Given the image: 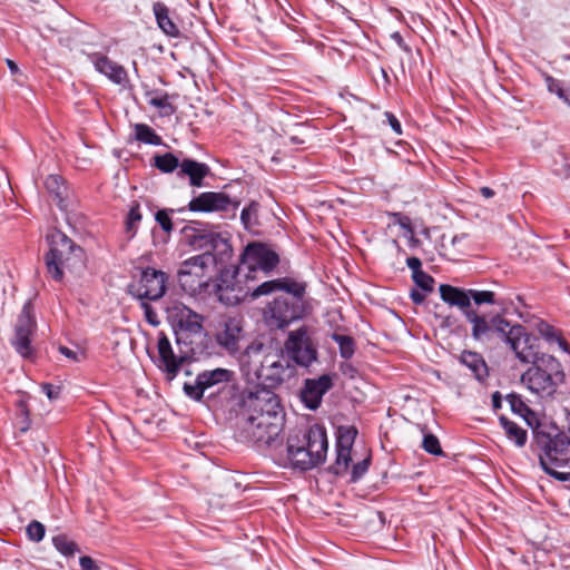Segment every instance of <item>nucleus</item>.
<instances>
[{
  "label": "nucleus",
  "instance_id": "f257e3e1",
  "mask_svg": "<svg viewBox=\"0 0 570 570\" xmlns=\"http://www.w3.org/2000/svg\"><path fill=\"white\" fill-rule=\"evenodd\" d=\"M284 414L277 396L267 389L249 392L244 399L238 420L239 436L257 448L281 443Z\"/></svg>",
  "mask_w": 570,
  "mask_h": 570
},
{
  "label": "nucleus",
  "instance_id": "f03ea898",
  "mask_svg": "<svg viewBox=\"0 0 570 570\" xmlns=\"http://www.w3.org/2000/svg\"><path fill=\"white\" fill-rule=\"evenodd\" d=\"M305 289L304 283L284 277L262 283L250 293L253 299L268 295L273 292L282 291L265 311V317L271 326L282 328L291 322L303 317L305 314Z\"/></svg>",
  "mask_w": 570,
  "mask_h": 570
},
{
  "label": "nucleus",
  "instance_id": "7ed1b4c3",
  "mask_svg": "<svg viewBox=\"0 0 570 570\" xmlns=\"http://www.w3.org/2000/svg\"><path fill=\"white\" fill-rule=\"evenodd\" d=\"M49 252L45 256L47 273L57 282L65 273L77 274L83 268V250L60 230L48 236Z\"/></svg>",
  "mask_w": 570,
  "mask_h": 570
},
{
  "label": "nucleus",
  "instance_id": "20e7f679",
  "mask_svg": "<svg viewBox=\"0 0 570 570\" xmlns=\"http://www.w3.org/2000/svg\"><path fill=\"white\" fill-rule=\"evenodd\" d=\"M535 443L540 450L539 461L546 473L557 480L570 481V436L566 433H557L554 436L549 433L535 432Z\"/></svg>",
  "mask_w": 570,
  "mask_h": 570
},
{
  "label": "nucleus",
  "instance_id": "39448f33",
  "mask_svg": "<svg viewBox=\"0 0 570 570\" xmlns=\"http://www.w3.org/2000/svg\"><path fill=\"white\" fill-rule=\"evenodd\" d=\"M185 237L195 250L202 252L200 255L213 258L214 265L217 267L225 269L232 262L233 247L227 234L187 227Z\"/></svg>",
  "mask_w": 570,
  "mask_h": 570
},
{
  "label": "nucleus",
  "instance_id": "423d86ee",
  "mask_svg": "<svg viewBox=\"0 0 570 570\" xmlns=\"http://www.w3.org/2000/svg\"><path fill=\"white\" fill-rule=\"evenodd\" d=\"M523 375L522 382L538 395H551L564 380L561 364L551 355H541Z\"/></svg>",
  "mask_w": 570,
  "mask_h": 570
},
{
  "label": "nucleus",
  "instance_id": "0eeeda50",
  "mask_svg": "<svg viewBox=\"0 0 570 570\" xmlns=\"http://www.w3.org/2000/svg\"><path fill=\"white\" fill-rule=\"evenodd\" d=\"M222 268L214 265L207 255H195L180 264L178 279L185 289L197 291L208 286L213 276Z\"/></svg>",
  "mask_w": 570,
  "mask_h": 570
},
{
  "label": "nucleus",
  "instance_id": "6e6552de",
  "mask_svg": "<svg viewBox=\"0 0 570 570\" xmlns=\"http://www.w3.org/2000/svg\"><path fill=\"white\" fill-rule=\"evenodd\" d=\"M279 264L278 254L267 245L253 242L249 243L240 255V269L246 268V278L254 279L255 273L262 272L268 275Z\"/></svg>",
  "mask_w": 570,
  "mask_h": 570
},
{
  "label": "nucleus",
  "instance_id": "1a4fd4ad",
  "mask_svg": "<svg viewBox=\"0 0 570 570\" xmlns=\"http://www.w3.org/2000/svg\"><path fill=\"white\" fill-rule=\"evenodd\" d=\"M168 277L163 271L153 267L139 269V276L127 286V292L132 297L142 301H158L167 289Z\"/></svg>",
  "mask_w": 570,
  "mask_h": 570
},
{
  "label": "nucleus",
  "instance_id": "9d476101",
  "mask_svg": "<svg viewBox=\"0 0 570 570\" xmlns=\"http://www.w3.org/2000/svg\"><path fill=\"white\" fill-rule=\"evenodd\" d=\"M295 370L289 361L279 352H268L259 360V365L254 370L256 377L267 387L279 385L285 379L291 377Z\"/></svg>",
  "mask_w": 570,
  "mask_h": 570
},
{
  "label": "nucleus",
  "instance_id": "9b49d317",
  "mask_svg": "<svg viewBox=\"0 0 570 570\" xmlns=\"http://www.w3.org/2000/svg\"><path fill=\"white\" fill-rule=\"evenodd\" d=\"M465 318L472 324V337L480 342H490L495 336L503 340L510 326V323L500 314L480 315L473 309L465 312Z\"/></svg>",
  "mask_w": 570,
  "mask_h": 570
},
{
  "label": "nucleus",
  "instance_id": "f8f14e48",
  "mask_svg": "<svg viewBox=\"0 0 570 570\" xmlns=\"http://www.w3.org/2000/svg\"><path fill=\"white\" fill-rule=\"evenodd\" d=\"M503 341L510 345L520 362L537 363L540 360L538 338L528 333L522 325H510Z\"/></svg>",
  "mask_w": 570,
  "mask_h": 570
},
{
  "label": "nucleus",
  "instance_id": "ddd939ff",
  "mask_svg": "<svg viewBox=\"0 0 570 570\" xmlns=\"http://www.w3.org/2000/svg\"><path fill=\"white\" fill-rule=\"evenodd\" d=\"M284 350L288 357L301 366H308L317 358V348L305 326L289 332Z\"/></svg>",
  "mask_w": 570,
  "mask_h": 570
},
{
  "label": "nucleus",
  "instance_id": "4468645a",
  "mask_svg": "<svg viewBox=\"0 0 570 570\" xmlns=\"http://www.w3.org/2000/svg\"><path fill=\"white\" fill-rule=\"evenodd\" d=\"M238 206V200L230 198L223 191H205L189 202L188 209L200 213L224 212L232 213L235 216Z\"/></svg>",
  "mask_w": 570,
  "mask_h": 570
},
{
  "label": "nucleus",
  "instance_id": "2eb2a0df",
  "mask_svg": "<svg viewBox=\"0 0 570 570\" xmlns=\"http://www.w3.org/2000/svg\"><path fill=\"white\" fill-rule=\"evenodd\" d=\"M240 268L235 271L233 274L225 269L219 271V279L216 284V295L218 299L226 305H236L240 303L249 292V288H245L240 285V282L237 279V276L240 273Z\"/></svg>",
  "mask_w": 570,
  "mask_h": 570
},
{
  "label": "nucleus",
  "instance_id": "dca6fc26",
  "mask_svg": "<svg viewBox=\"0 0 570 570\" xmlns=\"http://www.w3.org/2000/svg\"><path fill=\"white\" fill-rule=\"evenodd\" d=\"M31 308L32 306L30 302H27L23 305L14 327L16 335L12 340L16 351L23 357H29L33 352L30 337L35 332L36 322L31 314Z\"/></svg>",
  "mask_w": 570,
  "mask_h": 570
},
{
  "label": "nucleus",
  "instance_id": "f3484780",
  "mask_svg": "<svg viewBox=\"0 0 570 570\" xmlns=\"http://www.w3.org/2000/svg\"><path fill=\"white\" fill-rule=\"evenodd\" d=\"M357 430L353 426H340L337 431L336 442V460L331 466V471L335 475L346 473L352 460L351 452Z\"/></svg>",
  "mask_w": 570,
  "mask_h": 570
},
{
  "label": "nucleus",
  "instance_id": "a211bd4d",
  "mask_svg": "<svg viewBox=\"0 0 570 570\" xmlns=\"http://www.w3.org/2000/svg\"><path fill=\"white\" fill-rule=\"evenodd\" d=\"M168 318L181 331L199 334L203 330V316L181 303H174L167 308Z\"/></svg>",
  "mask_w": 570,
  "mask_h": 570
},
{
  "label": "nucleus",
  "instance_id": "6ab92c4d",
  "mask_svg": "<svg viewBox=\"0 0 570 570\" xmlns=\"http://www.w3.org/2000/svg\"><path fill=\"white\" fill-rule=\"evenodd\" d=\"M242 338V321L236 317L227 318L216 333V343L229 354H236L239 351Z\"/></svg>",
  "mask_w": 570,
  "mask_h": 570
},
{
  "label": "nucleus",
  "instance_id": "aec40b11",
  "mask_svg": "<svg viewBox=\"0 0 570 570\" xmlns=\"http://www.w3.org/2000/svg\"><path fill=\"white\" fill-rule=\"evenodd\" d=\"M333 386L332 377L327 374L318 379H308L305 381L304 389L301 392L303 403L309 410H316L323 399V395Z\"/></svg>",
  "mask_w": 570,
  "mask_h": 570
},
{
  "label": "nucleus",
  "instance_id": "412c9836",
  "mask_svg": "<svg viewBox=\"0 0 570 570\" xmlns=\"http://www.w3.org/2000/svg\"><path fill=\"white\" fill-rule=\"evenodd\" d=\"M302 442L305 444L307 451H309L317 465L325 462L328 441L324 426L318 424L312 425L304 434Z\"/></svg>",
  "mask_w": 570,
  "mask_h": 570
},
{
  "label": "nucleus",
  "instance_id": "4be33fe9",
  "mask_svg": "<svg viewBox=\"0 0 570 570\" xmlns=\"http://www.w3.org/2000/svg\"><path fill=\"white\" fill-rule=\"evenodd\" d=\"M89 59L95 66V69L106 76L114 83L122 86L128 82L126 69L121 65L109 59L107 56L100 52H95L89 55Z\"/></svg>",
  "mask_w": 570,
  "mask_h": 570
},
{
  "label": "nucleus",
  "instance_id": "5701e85b",
  "mask_svg": "<svg viewBox=\"0 0 570 570\" xmlns=\"http://www.w3.org/2000/svg\"><path fill=\"white\" fill-rule=\"evenodd\" d=\"M157 348L159 355L158 366L167 373L169 380H173L179 372L184 357L175 355L167 335L163 332L158 335Z\"/></svg>",
  "mask_w": 570,
  "mask_h": 570
},
{
  "label": "nucleus",
  "instance_id": "b1692460",
  "mask_svg": "<svg viewBox=\"0 0 570 570\" xmlns=\"http://www.w3.org/2000/svg\"><path fill=\"white\" fill-rule=\"evenodd\" d=\"M287 461L293 468L302 471L317 466L305 444L303 442L295 444L292 440H288L287 443Z\"/></svg>",
  "mask_w": 570,
  "mask_h": 570
},
{
  "label": "nucleus",
  "instance_id": "393cba45",
  "mask_svg": "<svg viewBox=\"0 0 570 570\" xmlns=\"http://www.w3.org/2000/svg\"><path fill=\"white\" fill-rule=\"evenodd\" d=\"M440 296L443 302L449 304L450 306H456L463 312L465 316V312H472L470 308V295L469 289H463L459 287H454L452 285L442 284L440 285Z\"/></svg>",
  "mask_w": 570,
  "mask_h": 570
},
{
  "label": "nucleus",
  "instance_id": "a878e982",
  "mask_svg": "<svg viewBox=\"0 0 570 570\" xmlns=\"http://www.w3.org/2000/svg\"><path fill=\"white\" fill-rule=\"evenodd\" d=\"M153 12L156 18L159 29L170 38H179L180 30L174 19L170 17L168 7L163 2H155L153 4Z\"/></svg>",
  "mask_w": 570,
  "mask_h": 570
},
{
  "label": "nucleus",
  "instance_id": "bb28decb",
  "mask_svg": "<svg viewBox=\"0 0 570 570\" xmlns=\"http://www.w3.org/2000/svg\"><path fill=\"white\" fill-rule=\"evenodd\" d=\"M209 167L204 163H198L193 159H184L180 163L178 176H188L189 183L194 187H200L203 179L208 175Z\"/></svg>",
  "mask_w": 570,
  "mask_h": 570
},
{
  "label": "nucleus",
  "instance_id": "cd10ccee",
  "mask_svg": "<svg viewBox=\"0 0 570 570\" xmlns=\"http://www.w3.org/2000/svg\"><path fill=\"white\" fill-rule=\"evenodd\" d=\"M460 361L471 370L472 374L479 381L488 375V367L482 356L475 352L465 351L461 354Z\"/></svg>",
  "mask_w": 570,
  "mask_h": 570
},
{
  "label": "nucleus",
  "instance_id": "c85d7f7f",
  "mask_svg": "<svg viewBox=\"0 0 570 570\" xmlns=\"http://www.w3.org/2000/svg\"><path fill=\"white\" fill-rule=\"evenodd\" d=\"M230 371L225 368H215L210 371H204L197 375L198 383L203 385L205 390L230 380Z\"/></svg>",
  "mask_w": 570,
  "mask_h": 570
},
{
  "label": "nucleus",
  "instance_id": "c756f323",
  "mask_svg": "<svg viewBox=\"0 0 570 570\" xmlns=\"http://www.w3.org/2000/svg\"><path fill=\"white\" fill-rule=\"evenodd\" d=\"M45 185L48 191L55 196L57 205L60 207V209L67 210L68 204L63 198V191L66 190V187L63 186L62 178L58 175H49L46 178Z\"/></svg>",
  "mask_w": 570,
  "mask_h": 570
},
{
  "label": "nucleus",
  "instance_id": "7c9ffc66",
  "mask_svg": "<svg viewBox=\"0 0 570 570\" xmlns=\"http://www.w3.org/2000/svg\"><path fill=\"white\" fill-rule=\"evenodd\" d=\"M500 423L505 431L508 438L518 446H523L527 441V431L520 428L517 423L509 421L507 417L501 416Z\"/></svg>",
  "mask_w": 570,
  "mask_h": 570
},
{
  "label": "nucleus",
  "instance_id": "2f4dec72",
  "mask_svg": "<svg viewBox=\"0 0 570 570\" xmlns=\"http://www.w3.org/2000/svg\"><path fill=\"white\" fill-rule=\"evenodd\" d=\"M134 130H135V139L140 142L154 145V146L161 145V142H163L161 137L158 136L155 132V130L146 124H136L134 126Z\"/></svg>",
  "mask_w": 570,
  "mask_h": 570
},
{
  "label": "nucleus",
  "instance_id": "473e14b6",
  "mask_svg": "<svg viewBox=\"0 0 570 570\" xmlns=\"http://www.w3.org/2000/svg\"><path fill=\"white\" fill-rule=\"evenodd\" d=\"M154 166L163 173H173L178 167L180 168L179 158L171 153L164 155H156L154 157Z\"/></svg>",
  "mask_w": 570,
  "mask_h": 570
},
{
  "label": "nucleus",
  "instance_id": "72a5a7b5",
  "mask_svg": "<svg viewBox=\"0 0 570 570\" xmlns=\"http://www.w3.org/2000/svg\"><path fill=\"white\" fill-rule=\"evenodd\" d=\"M539 332L541 335L550 343H557L558 346L564 351L569 352V344L566 340L560 335V333L552 326L547 323L539 324Z\"/></svg>",
  "mask_w": 570,
  "mask_h": 570
},
{
  "label": "nucleus",
  "instance_id": "f704fd0d",
  "mask_svg": "<svg viewBox=\"0 0 570 570\" xmlns=\"http://www.w3.org/2000/svg\"><path fill=\"white\" fill-rule=\"evenodd\" d=\"M332 340L338 345L343 358L348 360L354 355L355 342L351 336L333 333Z\"/></svg>",
  "mask_w": 570,
  "mask_h": 570
},
{
  "label": "nucleus",
  "instance_id": "c9c22d12",
  "mask_svg": "<svg viewBox=\"0 0 570 570\" xmlns=\"http://www.w3.org/2000/svg\"><path fill=\"white\" fill-rule=\"evenodd\" d=\"M258 204L252 202L247 207L242 210L240 220L246 229H250L252 227L258 224Z\"/></svg>",
  "mask_w": 570,
  "mask_h": 570
},
{
  "label": "nucleus",
  "instance_id": "e433bc0d",
  "mask_svg": "<svg viewBox=\"0 0 570 570\" xmlns=\"http://www.w3.org/2000/svg\"><path fill=\"white\" fill-rule=\"evenodd\" d=\"M52 543L60 553L67 557L72 556L78 550L76 542L69 540L63 534L53 537Z\"/></svg>",
  "mask_w": 570,
  "mask_h": 570
},
{
  "label": "nucleus",
  "instance_id": "4c0bfd02",
  "mask_svg": "<svg viewBox=\"0 0 570 570\" xmlns=\"http://www.w3.org/2000/svg\"><path fill=\"white\" fill-rule=\"evenodd\" d=\"M507 401L509 402L511 410L521 415L522 417L527 419L529 414H532L531 410L528 407V405L523 402L521 396L517 394H509L507 396Z\"/></svg>",
  "mask_w": 570,
  "mask_h": 570
},
{
  "label": "nucleus",
  "instance_id": "58836bf2",
  "mask_svg": "<svg viewBox=\"0 0 570 570\" xmlns=\"http://www.w3.org/2000/svg\"><path fill=\"white\" fill-rule=\"evenodd\" d=\"M141 220V214L139 210V204L135 203L127 215L126 218V232L131 236L135 235L137 224Z\"/></svg>",
  "mask_w": 570,
  "mask_h": 570
},
{
  "label": "nucleus",
  "instance_id": "ea45409f",
  "mask_svg": "<svg viewBox=\"0 0 570 570\" xmlns=\"http://www.w3.org/2000/svg\"><path fill=\"white\" fill-rule=\"evenodd\" d=\"M148 102L150 106L161 109L163 115H165V116H169L175 112V107L168 101L167 94H163L161 96L151 97L148 100Z\"/></svg>",
  "mask_w": 570,
  "mask_h": 570
},
{
  "label": "nucleus",
  "instance_id": "a19ab883",
  "mask_svg": "<svg viewBox=\"0 0 570 570\" xmlns=\"http://www.w3.org/2000/svg\"><path fill=\"white\" fill-rule=\"evenodd\" d=\"M470 301L473 299L476 305L495 304V294L491 291L469 289Z\"/></svg>",
  "mask_w": 570,
  "mask_h": 570
},
{
  "label": "nucleus",
  "instance_id": "79ce46f5",
  "mask_svg": "<svg viewBox=\"0 0 570 570\" xmlns=\"http://www.w3.org/2000/svg\"><path fill=\"white\" fill-rule=\"evenodd\" d=\"M422 448L430 454L433 455H443V451L440 444L439 439L432 434L426 433L423 438Z\"/></svg>",
  "mask_w": 570,
  "mask_h": 570
},
{
  "label": "nucleus",
  "instance_id": "37998d69",
  "mask_svg": "<svg viewBox=\"0 0 570 570\" xmlns=\"http://www.w3.org/2000/svg\"><path fill=\"white\" fill-rule=\"evenodd\" d=\"M27 534L30 540L39 542L45 537V525L39 521H32L27 527Z\"/></svg>",
  "mask_w": 570,
  "mask_h": 570
},
{
  "label": "nucleus",
  "instance_id": "c03bdc74",
  "mask_svg": "<svg viewBox=\"0 0 570 570\" xmlns=\"http://www.w3.org/2000/svg\"><path fill=\"white\" fill-rule=\"evenodd\" d=\"M413 281L421 289H423L425 292L433 291L434 279L432 276L424 273L423 271L413 275Z\"/></svg>",
  "mask_w": 570,
  "mask_h": 570
},
{
  "label": "nucleus",
  "instance_id": "a18cd8bd",
  "mask_svg": "<svg viewBox=\"0 0 570 570\" xmlns=\"http://www.w3.org/2000/svg\"><path fill=\"white\" fill-rule=\"evenodd\" d=\"M371 463L370 455L353 465L351 481L357 482L368 470Z\"/></svg>",
  "mask_w": 570,
  "mask_h": 570
},
{
  "label": "nucleus",
  "instance_id": "49530a36",
  "mask_svg": "<svg viewBox=\"0 0 570 570\" xmlns=\"http://www.w3.org/2000/svg\"><path fill=\"white\" fill-rule=\"evenodd\" d=\"M546 83L550 92L556 94L562 100L564 99V96L567 94V87L562 86V83L559 80L550 76H547Z\"/></svg>",
  "mask_w": 570,
  "mask_h": 570
},
{
  "label": "nucleus",
  "instance_id": "de8ad7c7",
  "mask_svg": "<svg viewBox=\"0 0 570 570\" xmlns=\"http://www.w3.org/2000/svg\"><path fill=\"white\" fill-rule=\"evenodd\" d=\"M146 301L147 299L140 301V307L144 309L145 318L150 325L158 326L160 323L158 315L154 307Z\"/></svg>",
  "mask_w": 570,
  "mask_h": 570
},
{
  "label": "nucleus",
  "instance_id": "09e8293b",
  "mask_svg": "<svg viewBox=\"0 0 570 570\" xmlns=\"http://www.w3.org/2000/svg\"><path fill=\"white\" fill-rule=\"evenodd\" d=\"M184 391L189 397H191L196 401H200L205 389L203 387V385L200 383H198V377H196L195 384L185 383Z\"/></svg>",
  "mask_w": 570,
  "mask_h": 570
},
{
  "label": "nucleus",
  "instance_id": "8fccbe9b",
  "mask_svg": "<svg viewBox=\"0 0 570 570\" xmlns=\"http://www.w3.org/2000/svg\"><path fill=\"white\" fill-rule=\"evenodd\" d=\"M156 220L164 230L170 232L173 229L171 219L166 210H158L156 213Z\"/></svg>",
  "mask_w": 570,
  "mask_h": 570
},
{
  "label": "nucleus",
  "instance_id": "3c124183",
  "mask_svg": "<svg viewBox=\"0 0 570 570\" xmlns=\"http://www.w3.org/2000/svg\"><path fill=\"white\" fill-rule=\"evenodd\" d=\"M19 406H20V409H21V413H22V415L24 416V419H23V421H22V424H23V425L21 426V429H20V430H21V432H26V431H28V430H29V428H30L29 410H28V407H27V405H26V403H24L23 401H20V402H19Z\"/></svg>",
  "mask_w": 570,
  "mask_h": 570
},
{
  "label": "nucleus",
  "instance_id": "603ef678",
  "mask_svg": "<svg viewBox=\"0 0 570 570\" xmlns=\"http://www.w3.org/2000/svg\"><path fill=\"white\" fill-rule=\"evenodd\" d=\"M80 567L83 570H100V568L95 563L94 559L88 556H83L79 559Z\"/></svg>",
  "mask_w": 570,
  "mask_h": 570
},
{
  "label": "nucleus",
  "instance_id": "864d4df0",
  "mask_svg": "<svg viewBox=\"0 0 570 570\" xmlns=\"http://www.w3.org/2000/svg\"><path fill=\"white\" fill-rule=\"evenodd\" d=\"M406 264H407V267L410 269H412L413 275H415L416 273L422 272V269H421L422 263H421L420 258H417V257H409L406 259Z\"/></svg>",
  "mask_w": 570,
  "mask_h": 570
},
{
  "label": "nucleus",
  "instance_id": "5fc2aeb1",
  "mask_svg": "<svg viewBox=\"0 0 570 570\" xmlns=\"http://www.w3.org/2000/svg\"><path fill=\"white\" fill-rule=\"evenodd\" d=\"M42 391L46 393L48 399L53 400L58 397L59 389L55 387L53 385L47 383L42 385Z\"/></svg>",
  "mask_w": 570,
  "mask_h": 570
},
{
  "label": "nucleus",
  "instance_id": "6e6d98bb",
  "mask_svg": "<svg viewBox=\"0 0 570 570\" xmlns=\"http://www.w3.org/2000/svg\"><path fill=\"white\" fill-rule=\"evenodd\" d=\"M59 352L71 361H75V362L79 361L77 352H75L66 346H59Z\"/></svg>",
  "mask_w": 570,
  "mask_h": 570
},
{
  "label": "nucleus",
  "instance_id": "4d7b16f0",
  "mask_svg": "<svg viewBox=\"0 0 570 570\" xmlns=\"http://www.w3.org/2000/svg\"><path fill=\"white\" fill-rule=\"evenodd\" d=\"M387 116V119H389V122L392 127V129L397 134L400 135L402 132L401 130V124L400 121L396 119V117L390 112L386 114Z\"/></svg>",
  "mask_w": 570,
  "mask_h": 570
},
{
  "label": "nucleus",
  "instance_id": "13d9d810",
  "mask_svg": "<svg viewBox=\"0 0 570 570\" xmlns=\"http://www.w3.org/2000/svg\"><path fill=\"white\" fill-rule=\"evenodd\" d=\"M410 296L415 304H422L425 299V295L417 289H412Z\"/></svg>",
  "mask_w": 570,
  "mask_h": 570
},
{
  "label": "nucleus",
  "instance_id": "bf43d9fd",
  "mask_svg": "<svg viewBox=\"0 0 570 570\" xmlns=\"http://www.w3.org/2000/svg\"><path fill=\"white\" fill-rule=\"evenodd\" d=\"M492 405H493V409H495V410L501 407V395L499 392L493 393Z\"/></svg>",
  "mask_w": 570,
  "mask_h": 570
},
{
  "label": "nucleus",
  "instance_id": "052dcab7",
  "mask_svg": "<svg viewBox=\"0 0 570 570\" xmlns=\"http://www.w3.org/2000/svg\"><path fill=\"white\" fill-rule=\"evenodd\" d=\"M480 193L485 198H491L494 195V191L490 187H482Z\"/></svg>",
  "mask_w": 570,
  "mask_h": 570
},
{
  "label": "nucleus",
  "instance_id": "680f3d73",
  "mask_svg": "<svg viewBox=\"0 0 570 570\" xmlns=\"http://www.w3.org/2000/svg\"><path fill=\"white\" fill-rule=\"evenodd\" d=\"M7 65L12 73H17L19 71V68L14 61L8 59Z\"/></svg>",
  "mask_w": 570,
  "mask_h": 570
},
{
  "label": "nucleus",
  "instance_id": "e2e57ef3",
  "mask_svg": "<svg viewBox=\"0 0 570 570\" xmlns=\"http://www.w3.org/2000/svg\"><path fill=\"white\" fill-rule=\"evenodd\" d=\"M262 350V346H257V347H250L248 351H247V354L250 356L252 353L255 355V357H258L259 356V352Z\"/></svg>",
  "mask_w": 570,
  "mask_h": 570
},
{
  "label": "nucleus",
  "instance_id": "0e129e2a",
  "mask_svg": "<svg viewBox=\"0 0 570 570\" xmlns=\"http://www.w3.org/2000/svg\"><path fill=\"white\" fill-rule=\"evenodd\" d=\"M563 101L570 107V83L567 86V94Z\"/></svg>",
  "mask_w": 570,
  "mask_h": 570
},
{
  "label": "nucleus",
  "instance_id": "69168bd1",
  "mask_svg": "<svg viewBox=\"0 0 570 570\" xmlns=\"http://www.w3.org/2000/svg\"><path fill=\"white\" fill-rule=\"evenodd\" d=\"M291 140L294 144H304L305 142L303 139H298L296 136L291 137Z\"/></svg>",
  "mask_w": 570,
  "mask_h": 570
},
{
  "label": "nucleus",
  "instance_id": "338daca9",
  "mask_svg": "<svg viewBox=\"0 0 570 570\" xmlns=\"http://www.w3.org/2000/svg\"><path fill=\"white\" fill-rule=\"evenodd\" d=\"M394 37H395V40H400V41L402 40V38L399 33H395Z\"/></svg>",
  "mask_w": 570,
  "mask_h": 570
},
{
  "label": "nucleus",
  "instance_id": "774afa93",
  "mask_svg": "<svg viewBox=\"0 0 570 570\" xmlns=\"http://www.w3.org/2000/svg\"><path fill=\"white\" fill-rule=\"evenodd\" d=\"M394 37H395V40H400V41L402 40V38L399 33H395Z\"/></svg>",
  "mask_w": 570,
  "mask_h": 570
}]
</instances>
